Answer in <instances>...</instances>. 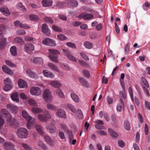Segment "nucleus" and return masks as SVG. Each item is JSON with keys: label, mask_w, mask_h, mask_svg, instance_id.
<instances>
[{"label": "nucleus", "mask_w": 150, "mask_h": 150, "mask_svg": "<svg viewBox=\"0 0 150 150\" xmlns=\"http://www.w3.org/2000/svg\"><path fill=\"white\" fill-rule=\"evenodd\" d=\"M48 51L51 54L48 56L50 60L54 63H58L59 62L58 59V56L57 55L59 54L60 52L57 50L53 49H49Z\"/></svg>", "instance_id": "obj_1"}, {"label": "nucleus", "mask_w": 150, "mask_h": 150, "mask_svg": "<svg viewBox=\"0 0 150 150\" xmlns=\"http://www.w3.org/2000/svg\"><path fill=\"white\" fill-rule=\"evenodd\" d=\"M37 118L40 121L46 122H47L48 119L51 118L52 116L48 111L45 110L43 112V115L42 114L38 115Z\"/></svg>", "instance_id": "obj_2"}, {"label": "nucleus", "mask_w": 150, "mask_h": 150, "mask_svg": "<svg viewBox=\"0 0 150 150\" xmlns=\"http://www.w3.org/2000/svg\"><path fill=\"white\" fill-rule=\"evenodd\" d=\"M42 96L43 99L47 102H50L52 99L51 92L48 89H46L43 91Z\"/></svg>", "instance_id": "obj_3"}, {"label": "nucleus", "mask_w": 150, "mask_h": 150, "mask_svg": "<svg viewBox=\"0 0 150 150\" xmlns=\"http://www.w3.org/2000/svg\"><path fill=\"white\" fill-rule=\"evenodd\" d=\"M16 134L19 138L25 139L28 137V132L26 129L21 127L18 129Z\"/></svg>", "instance_id": "obj_4"}, {"label": "nucleus", "mask_w": 150, "mask_h": 150, "mask_svg": "<svg viewBox=\"0 0 150 150\" xmlns=\"http://www.w3.org/2000/svg\"><path fill=\"white\" fill-rule=\"evenodd\" d=\"M30 94L36 96H40L42 93V91L41 89L37 86H33L31 87L30 91Z\"/></svg>", "instance_id": "obj_5"}, {"label": "nucleus", "mask_w": 150, "mask_h": 150, "mask_svg": "<svg viewBox=\"0 0 150 150\" xmlns=\"http://www.w3.org/2000/svg\"><path fill=\"white\" fill-rule=\"evenodd\" d=\"M64 54L67 57L68 59L73 62H76V60L75 57L71 55L70 52L66 49L62 50Z\"/></svg>", "instance_id": "obj_6"}, {"label": "nucleus", "mask_w": 150, "mask_h": 150, "mask_svg": "<svg viewBox=\"0 0 150 150\" xmlns=\"http://www.w3.org/2000/svg\"><path fill=\"white\" fill-rule=\"evenodd\" d=\"M24 49L25 52L28 53H31L34 50L35 47L33 45L29 43L25 45Z\"/></svg>", "instance_id": "obj_7"}, {"label": "nucleus", "mask_w": 150, "mask_h": 150, "mask_svg": "<svg viewBox=\"0 0 150 150\" xmlns=\"http://www.w3.org/2000/svg\"><path fill=\"white\" fill-rule=\"evenodd\" d=\"M45 128L49 131L51 134H54L56 132V127L55 125L53 123H50L45 126Z\"/></svg>", "instance_id": "obj_8"}, {"label": "nucleus", "mask_w": 150, "mask_h": 150, "mask_svg": "<svg viewBox=\"0 0 150 150\" xmlns=\"http://www.w3.org/2000/svg\"><path fill=\"white\" fill-rule=\"evenodd\" d=\"M6 107L14 114L16 113L18 111V107L11 104H8L6 105Z\"/></svg>", "instance_id": "obj_9"}, {"label": "nucleus", "mask_w": 150, "mask_h": 150, "mask_svg": "<svg viewBox=\"0 0 150 150\" xmlns=\"http://www.w3.org/2000/svg\"><path fill=\"white\" fill-rule=\"evenodd\" d=\"M18 86L20 88H26L28 86V84L26 81L22 79H19L18 81Z\"/></svg>", "instance_id": "obj_10"}, {"label": "nucleus", "mask_w": 150, "mask_h": 150, "mask_svg": "<svg viewBox=\"0 0 150 150\" xmlns=\"http://www.w3.org/2000/svg\"><path fill=\"white\" fill-rule=\"evenodd\" d=\"M50 85L52 87L59 88L61 87V83L57 80H52L50 83Z\"/></svg>", "instance_id": "obj_11"}, {"label": "nucleus", "mask_w": 150, "mask_h": 150, "mask_svg": "<svg viewBox=\"0 0 150 150\" xmlns=\"http://www.w3.org/2000/svg\"><path fill=\"white\" fill-rule=\"evenodd\" d=\"M25 40H24L22 38H15V42L16 43L22 45L25 43V41H30L33 40L32 38H25Z\"/></svg>", "instance_id": "obj_12"}, {"label": "nucleus", "mask_w": 150, "mask_h": 150, "mask_svg": "<svg viewBox=\"0 0 150 150\" xmlns=\"http://www.w3.org/2000/svg\"><path fill=\"white\" fill-rule=\"evenodd\" d=\"M25 72L26 75L30 78L35 79L38 78V76L37 74L30 69L26 70Z\"/></svg>", "instance_id": "obj_13"}, {"label": "nucleus", "mask_w": 150, "mask_h": 150, "mask_svg": "<svg viewBox=\"0 0 150 150\" xmlns=\"http://www.w3.org/2000/svg\"><path fill=\"white\" fill-rule=\"evenodd\" d=\"M22 114L23 117L27 121V122H29L32 119V117L25 110H23L22 112Z\"/></svg>", "instance_id": "obj_14"}, {"label": "nucleus", "mask_w": 150, "mask_h": 150, "mask_svg": "<svg viewBox=\"0 0 150 150\" xmlns=\"http://www.w3.org/2000/svg\"><path fill=\"white\" fill-rule=\"evenodd\" d=\"M44 45L52 46L55 44L54 42L50 38H45L42 41Z\"/></svg>", "instance_id": "obj_15"}, {"label": "nucleus", "mask_w": 150, "mask_h": 150, "mask_svg": "<svg viewBox=\"0 0 150 150\" xmlns=\"http://www.w3.org/2000/svg\"><path fill=\"white\" fill-rule=\"evenodd\" d=\"M48 66L51 70L54 71L59 72L60 71V70L58 67L52 63L51 62L48 63Z\"/></svg>", "instance_id": "obj_16"}, {"label": "nucleus", "mask_w": 150, "mask_h": 150, "mask_svg": "<svg viewBox=\"0 0 150 150\" xmlns=\"http://www.w3.org/2000/svg\"><path fill=\"white\" fill-rule=\"evenodd\" d=\"M65 3H67L72 7H76L78 5V3L75 0H66Z\"/></svg>", "instance_id": "obj_17"}, {"label": "nucleus", "mask_w": 150, "mask_h": 150, "mask_svg": "<svg viewBox=\"0 0 150 150\" xmlns=\"http://www.w3.org/2000/svg\"><path fill=\"white\" fill-rule=\"evenodd\" d=\"M42 31L43 33L49 35L50 34V31L48 28V27L46 23H44L42 26Z\"/></svg>", "instance_id": "obj_18"}, {"label": "nucleus", "mask_w": 150, "mask_h": 150, "mask_svg": "<svg viewBox=\"0 0 150 150\" xmlns=\"http://www.w3.org/2000/svg\"><path fill=\"white\" fill-rule=\"evenodd\" d=\"M42 73L44 76L46 77L52 78L54 76V75L52 73L47 70H43Z\"/></svg>", "instance_id": "obj_19"}, {"label": "nucleus", "mask_w": 150, "mask_h": 150, "mask_svg": "<svg viewBox=\"0 0 150 150\" xmlns=\"http://www.w3.org/2000/svg\"><path fill=\"white\" fill-rule=\"evenodd\" d=\"M57 113V115L61 117L64 118L66 117L65 112L62 109H58Z\"/></svg>", "instance_id": "obj_20"}, {"label": "nucleus", "mask_w": 150, "mask_h": 150, "mask_svg": "<svg viewBox=\"0 0 150 150\" xmlns=\"http://www.w3.org/2000/svg\"><path fill=\"white\" fill-rule=\"evenodd\" d=\"M124 104L123 100L120 99L119 100V103L117 104V111L120 112L123 108Z\"/></svg>", "instance_id": "obj_21"}, {"label": "nucleus", "mask_w": 150, "mask_h": 150, "mask_svg": "<svg viewBox=\"0 0 150 150\" xmlns=\"http://www.w3.org/2000/svg\"><path fill=\"white\" fill-rule=\"evenodd\" d=\"M2 70L4 72L9 75H12L13 74V72L6 65L3 66Z\"/></svg>", "instance_id": "obj_22"}, {"label": "nucleus", "mask_w": 150, "mask_h": 150, "mask_svg": "<svg viewBox=\"0 0 150 150\" xmlns=\"http://www.w3.org/2000/svg\"><path fill=\"white\" fill-rule=\"evenodd\" d=\"M42 5L45 7L51 6L52 4V0H43L42 2Z\"/></svg>", "instance_id": "obj_23"}, {"label": "nucleus", "mask_w": 150, "mask_h": 150, "mask_svg": "<svg viewBox=\"0 0 150 150\" xmlns=\"http://www.w3.org/2000/svg\"><path fill=\"white\" fill-rule=\"evenodd\" d=\"M6 121L8 125L11 126L13 125L14 121L12 120V117L11 115L6 117Z\"/></svg>", "instance_id": "obj_24"}, {"label": "nucleus", "mask_w": 150, "mask_h": 150, "mask_svg": "<svg viewBox=\"0 0 150 150\" xmlns=\"http://www.w3.org/2000/svg\"><path fill=\"white\" fill-rule=\"evenodd\" d=\"M11 99L16 103L18 102L19 101V99L18 92H14L11 96Z\"/></svg>", "instance_id": "obj_25"}, {"label": "nucleus", "mask_w": 150, "mask_h": 150, "mask_svg": "<svg viewBox=\"0 0 150 150\" xmlns=\"http://www.w3.org/2000/svg\"><path fill=\"white\" fill-rule=\"evenodd\" d=\"M79 81L82 85L86 87H88L89 86V83L83 78H79Z\"/></svg>", "instance_id": "obj_26"}, {"label": "nucleus", "mask_w": 150, "mask_h": 150, "mask_svg": "<svg viewBox=\"0 0 150 150\" xmlns=\"http://www.w3.org/2000/svg\"><path fill=\"white\" fill-rule=\"evenodd\" d=\"M11 55L13 56H16L17 55V48L15 46H11L10 49Z\"/></svg>", "instance_id": "obj_27"}, {"label": "nucleus", "mask_w": 150, "mask_h": 150, "mask_svg": "<svg viewBox=\"0 0 150 150\" xmlns=\"http://www.w3.org/2000/svg\"><path fill=\"white\" fill-rule=\"evenodd\" d=\"M44 138L45 140L48 144L52 146L54 144V142L53 141V140L50 138L48 136L45 135L44 137Z\"/></svg>", "instance_id": "obj_28"}, {"label": "nucleus", "mask_w": 150, "mask_h": 150, "mask_svg": "<svg viewBox=\"0 0 150 150\" xmlns=\"http://www.w3.org/2000/svg\"><path fill=\"white\" fill-rule=\"evenodd\" d=\"M55 93L57 96L62 98L65 97V96L62 89L60 88H57L55 90Z\"/></svg>", "instance_id": "obj_29"}, {"label": "nucleus", "mask_w": 150, "mask_h": 150, "mask_svg": "<svg viewBox=\"0 0 150 150\" xmlns=\"http://www.w3.org/2000/svg\"><path fill=\"white\" fill-rule=\"evenodd\" d=\"M125 76V74L124 73H122L121 74L120 81L121 86L123 89L125 91V87L124 82V79Z\"/></svg>", "instance_id": "obj_30"}, {"label": "nucleus", "mask_w": 150, "mask_h": 150, "mask_svg": "<svg viewBox=\"0 0 150 150\" xmlns=\"http://www.w3.org/2000/svg\"><path fill=\"white\" fill-rule=\"evenodd\" d=\"M28 104L32 106H38V103L33 98H30L28 100Z\"/></svg>", "instance_id": "obj_31"}, {"label": "nucleus", "mask_w": 150, "mask_h": 150, "mask_svg": "<svg viewBox=\"0 0 150 150\" xmlns=\"http://www.w3.org/2000/svg\"><path fill=\"white\" fill-rule=\"evenodd\" d=\"M0 11L3 14L6 16H8L10 14V12L8 9L6 7H3L1 8Z\"/></svg>", "instance_id": "obj_32"}, {"label": "nucleus", "mask_w": 150, "mask_h": 150, "mask_svg": "<svg viewBox=\"0 0 150 150\" xmlns=\"http://www.w3.org/2000/svg\"><path fill=\"white\" fill-rule=\"evenodd\" d=\"M35 128L37 132L42 135L44 136L45 134L42 131V127L39 125H37L35 126Z\"/></svg>", "instance_id": "obj_33"}, {"label": "nucleus", "mask_w": 150, "mask_h": 150, "mask_svg": "<svg viewBox=\"0 0 150 150\" xmlns=\"http://www.w3.org/2000/svg\"><path fill=\"white\" fill-rule=\"evenodd\" d=\"M43 59L40 57H36L34 58L33 62L35 64H40L43 63Z\"/></svg>", "instance_id": "obj_34"}, {"label": "nucleus", "mask_w": 150, "mask_h": 150, "mask_svg": "<svg viewBox=\"0 0 150 150\" xmlns=\"http://www.w3.org/2000/svg\"><path fill=\"white\" fill-rule=\"evenodd\" d=\"M108 132L110 134L111 136L114 138H117L118 136L117 133L114 131L111 128H109L108 129Z\"/></svg>", "instance_id": "obj_35"}, {"label": "nucleus", "mask_w": 150, "mask_h": 150, "mask_svg": "<svg viewBox=\"0 0 150 150\" xmlns=\"http://www.w3.org/2000/svg\"><path fill=\"white\" fill-rule=\"evenodd\" d=\"M31 110L33 113H40L43 111L42 109L39 107H33L32 108Z\"/></svg>", "instance_id": "obj_36"}, {"label": "nucleus", "mask_w": 150, "mask_h": 150, "mask_svg": "<svg viewBox=\"0 0 150 150\" xmlns=\"http://www.w3.org/2000/svg\"><path fill=\"white\" fill-rule=\"evenodd\" d=\"M71 97L72 99L76 103H78L79 99L78 96L74 93H72L71 94Z\"/></svg>", "instance_id": "obj_37"}, {"label": "nucleus", "mask_w": 150, "mask_h": 150, "mask_svg": "<svg viewBox=\"0 0 150 150\" xmlns=\"http://www.w3.org/2000/svg\"><path fill=\"white\" fill-rule=\"evenodd\" d=\"M1 115L3 117H7L10 115L8 110L4 108L2 109L1 112Z\"/></svg>", "instance_id": "obj_38"}, {"label": "nucleus", "mask_w": 150, "mask_h": 150, "mask_svg": "<svg viewBox=\"0 0 150 150\" xmlns=\"http://www.w3.org/2000/svg\"><path fill=\"white\" fill-rule=\"evenodd\" d=\"M35 121V119H33L29 122H27L28 124L26 125L27 127L29 129H31Z\"/></svg>", "instance_id": "obj_39"}, {"label": "nucleus", "mask_w": 150, "mask_h": 150, "mask_svg": "<svg viewBox=\"0 0 150 150\" xmlns=\"http://www.w3.org/2000/svg\"><path fill=\"white\" fill-rule=\"evenodd\" d=\"M4 146L5 149L8 150L12 147L13 145L10 142H6L4 144Z\"/></svg>", "instance_id": "obj_40"}, {"label": "nucleus", "mask_w": 150, "mask_h": 150, "mask_svg": "<svg viewBox=\"0 0 150 150\" xmlns=\"http://www.w3.org/2000/svg\"><path fill=\"white\" fill-rule=\"evenodd\" d=\"M38 145L39 147L44 149L45 150L47 149V147L46 145L41 141H38Z\"/></svg>", "instance_id": "obj_41"}, {"label": "nucleus", "mask_w": 150, "mask_h": 150, "mask_svg": "<svg viewBox=\"0 0 150 150\" xmlns=\"http://www.w3.org/2000/svg\"><path fill=\"white\" fill-rule=\"evenodd\" d=\"M83 16V19L84 20H87L93 18V16L92 14H84Z\"/></svg>", "instance_id": "obj_42"}, {"label": "nucleus", "mask_w": 150, "mask_h": 150, "mask_svg": "<svg viewBox=\"0 0 150 150\" xmlns=\"http://www.w3.org/2000/svg\"><path fill=\"white\" fill-rule=\"evenodd\" d=\"M5 63L7 65L11 67H16V65L9 60H5Z\"/></svg>", "instance_id": "obj_43"}, {"label": "nucleus", "mask_w": 150, "mask_h": 150, "mask_svg": "<svg viewBox=\"0 0 150 150\" xmlns=\"http://www.w3.org/2000/svg\"><path fill=\"white\" fill-rule=\"evenodd\" d=\"M84 45L87 48L90 49L92 47L93 44L91 42L86 41L84 42Z\"/></svg>", "instance_id": "obj_44"}, {"label": "nucleus", "mask_w": 150, "mask_h": 150, "mask_svg": "<svg viewBox=\"0 0 150 150\" xmlns=\"http://www.w3.org/2000/svg\"><path fill=\"white\" fill-rule=\"evenodd\" d=\"M47 108L51 110H56V108L54 105L50 104L48 103L47 105Z\"/></svg>", "instance_id": "obj_45"}, {"label": "nucleus", "mask_w": 150, "mask_h": 150, "mask_svg": "<svg viewBox=\"0 0 150 150\" xmlns=\"http://www.w3.org/2000/svg\"><path fill=\"white\" fill-rule=\"evenodd\" d=\"M124 127L125 129L127 130H129L130 129V124L128 121L127 120L125 121L124 122Z\"/></svg>", "instance_id": "obj_46"}, {"label": "nucleus", "mask_w": 150, "mask_h": 150, "mask_svg": "<svg viewBox=\"0 0 150 150\" xmlns=\"http://www.w3.org/2000/svg\"><path fill=\"white\" fill-rule=\"evenodd\" d=\"M79 64L82 67H89V65L85 62L83 60H79Z\"/></svg>", "instance_id": "obj_47"}, {"label": "nucleus", "mask_w": 150, "mask_h": 150, "mask_svg": "<svg viewBox=\"0 0 150 150\" xmlns=\"http://www.w3.org/2000/svg\"><path fill=\"white\" fill-rule=\"evenodd\" d=\"M6 44V40L5 38H1L0 41V47L3 48Z\"/></svg>", "instance_id": "obj_48"}, {"label": "nucleus", "mask_w": 150, "mask_h": 150, "mask_svg": "<svg viewBox=\"0 0 150 150\" xmlns=\"http://www.w3.org/2000/svg\"><path fill=\"white\" fill-rule=\"evenodd\" d=\"M44 20L45 22L47 23L52 24L53 22V21L52 18L49 17H46L44 18Z\"/></svg>", "instance_id": "obj_49"}, {"label": "nucleus", "mask_w": 150, "mask_h": 150, "mask_svg": "<svg viewBox=\"0 0 150 150\" xmlns=\"http://www.w3.org/2000/svg\"><path fill=\"white\" fill-rule=\"evenodd\" d=\"M30 20L33 21H37L39 19L38 16L35 15H31L29 16Z\"/></svg>", "instance_id": "obj_50"}, {"label": "nucleus", "mask_w": 150, "mask_h": 150, "mask_svg": "<svg viewBox=\"0 0 150 150\" xmlns=\"http://www.w3.org/2000/svg\"><path fill=\"white\" fill-rule=\"evenodd\" d=\"M83 74L84 76L86 78L90 77V74L88 71L86 70H83L82 71Z\"/></svg>", "instance_id": "obj_51"}, {"label": "nucleus", "mask_w": 150, "mask_h": 150, "mask_svg": "<svg viewBox=\"0 0 150 150\" xmlns=\"http://www.w3.org/2000/svg\"><path fill=\"white\" fill-rule=\"evenodd\" d=\"M67 107L72 112H75L76 110L74 106L71 104H69L67 105Z\"/></svg>", "instance_id": "obj_52"}, {"label": "nucleus", "mask_w": 150, "mask_h": 150, "mask_svg": "<svg viewBox=\"0 0 150 150\" xmlns=\"http://www.w3.org/2000/svg\"><path fill=\"white\" fill-rule=\"evenodd\" d=\"M128 91L130 95V97L132 100V101H134V96L132 89L131 87H129L128 88Z\"/></svg>", "instance_id": "obj_53"}, {"label": "nucleus", "mask_w": 150, "mask_h": 150, "mask_svg": "<svg viewBox=\"0 0 150 150\" xmlns=\"http://www.w3.org/2000/svg\"><path fill=\"white\" fill-rule=\"evenodd\" d=\"M12 88V87L9 84H5L4 90L5 91H8L10 90Z\"/></svg>", "instance_id": "obj_54"}, {"label": "nucleus", "mask_w": 150, "mask_h": 150, "mask_svg": "<svg viewBox=\"0 0 150 150\" xmlns=\"http://www.w3.org/2000/svg\"><path fill=\"white\" fill-rule=\"evenodd\" d=\"M80 55L82 57L84 60H88L89 59V58L86 54L83 52L80 53Z\"/></svg>", "instance_id": "obj_55"}, {"label": "nucleus", "mask_w": 150, "mask_h": 150, "mask_svg": "<svg viewBox=\"0 0 150 150\" xmlns=\"http://www.w3.org/2000/svg\"><path fill=\"white\" fill-rule=\"evenodd\" d=\"M142 80L145 86L146 87L149 88V85L146 79L144 77H142Z\"/></svg>", "instance_id": "obj_56"}, {"label": "nucleus", "mask_w": 150, "mask_h": 150, "mask_svg": "<svg viewBox=\"0 0 150 150\" xmlns=\"http://www.w3.org/2000/svg\"><path fill=\"white\" fill-rule=\"evenodd\" d=\"M22 146L25 150H30L31 149V147L26 143H22Z\"/></svg>", "instance_id": "obj_57"}, {"label": "nucleus", "mask_w": 150, "mask_h": 150, "mask_svg": "<svg viewBox=\"0 0 150 150\" xmlns=\"http://www.w3.org/2000/svg\"><path fill=\"white\" fill-rule=\"evenodd\" d=\"M107 102L109 105L112 104L113 102V100L112 98L110 96H108L107 98Z\"/></svg>", "instance_id": "obj_58"}, {"label": "nucleus", "mask_w": 150, "mask_h": 150, "mask_svg": "<svg viewBox=\"0 0 150 150\" xmlns=\"http://www.w3.org/2000/svg\"><path fill=\"white\" fill-rule=\"evenodd\" d=\"M95 127L96 128L98 129H105V127L102 126L100 125L96 124L95 125Z\"/></svg>", "instance_id": "obj_59"}, {"label": "nucleus", "mask_w": 150, "mask_h": 150, "mask_svg": "<svg viewBox=\"0 0 150 150\" xmlns=\"http://www.w3.org/2000/svg\"><path fill=\"white\" fill-rule=\"evenodd\" d=\"M16 33L18 35H23L25 34V31L22 30H19L16 31Z\"/></svg>", "instance_id": "obj_60"}, {"label": "nucleus", "mask_w": 150, "mask_h": 150, "mask_svg": "<svg viewBox=\"0 0 150 150\" xmlns=\"http://www.w3.org/2000/svg\"><path fill=\"white\" fill-rule=\"evenodd\" d=\"M52 28L54 30L57 32H61L62 31L60 28L55 25H52Z\"/></svg>", "instance_id": "obj_61"}, {"label": "nucleus", "mask_w": 150, "mask_h": 150, "mask_svg": "<svg viewBox=\"0 0 150 150\" xmlns=\"http://www.w3.org/2000/svg\"><path fill=\"white\" fill-rule=\"evenodd\" d=\"M20 28L25 29H29L30 27L25 24L21 23L19 26Z\"/></svg>", "instance_id": "obj_62"}, {"label": "nucleus", "mask_w": 150, "mask_h": 150, "mask_svg": "<svg viewBox=\"0 0 150 150\" xmlns=\"http://www.w3.org/2000/svg\"><path fill=\"white\" fill-rule=\"evenodd\" d=\"M66 45L68 47H70L73 48L75 49L76 48L75 45L73 43L71 42H67L66 43Z\"/></svg>", "instance_id": "obj_63"}, {"label": "nucleus", "mask_w": 150, "mask_h": 150, "mask_svg": "<svg viewBox=\"0 0 150 150\" xmlns=\"http://www.w3.org/2000/svg\"><path fill=\"white\" fill-rule=\"evenodd\" d=\"M145 105L146 108L150 110V102L146 101L145 102Z\"/></svg>", "instance_id": "obj_64"}]
</instances>
